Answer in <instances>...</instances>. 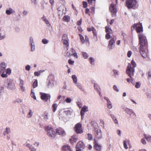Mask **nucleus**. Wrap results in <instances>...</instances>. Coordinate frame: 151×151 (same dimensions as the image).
<instances>
[{
	"label": "nucleus",
	"mask_w": 151,
	"mask_h": 151,
	"mask_svg": "<svg viewBox=\"0 0 151 151\" xmlns=\"http://www.w3.org/2000/svg\"><path fill=\"white\" fill-rule=\"evenodd\" d=\"M131 63V64H128L126 70V72L127 74L129 76L132 80V76H133L134 75V68L136 66V64L133 60L132 61Z\"/></svg>",
	"instance_id": "nucleus-1"
},
{
	"label": "nucleus",
	"mask_w": 151,
	"mask_h": 151,
	"mask_svg": "<svg viewBox=\"0 0 151 151\" xmlns=\"http://www.w3.org/2000/svg\"><path fill=\"white\" fill-rule=\"evenodd\" d=\"M138 39L139 48H146L147 46V42L146 37L145 35L139 34Z\"/></svg>",
	"instance_id": "nucleus-2"
},
{
	"label": "nucleus",
	"mask_w": 151,
	"mask_h": 151,
	"mask_svg": "<svg viewBox=\"0 0 151 151\" xmlns=\"http://www.w3.org/2000/svg\"><path fill=\"white\" fill-rule=\"evenodd\" d=\"M126 5L129 9H136L138 6V2L137 0H127Z\"/></svg>",
	"instance_id": "nucleus-3"
},
{
	"label": "nucleus",
	"mask_w": 151,
	"mask_h": 151,
	"mask_svg": "<svg viewBox=\"0 0 151 151\" xmlns=\"http://www.w3.org/2000/svg\"><path fill=\"white\" fill-rule=\"evenodd\" d=\"M135 28L136 32L138 33V37H139V34L144 35L142 33L143 30L142 26L141 23H139L137 24H134L131 27L132 30H133Z\"/></svg>",
	"instance_id": "nucleus-4"
},
{
	"label": "nucleus",
	"mask_w": 151,
	"mask_h": 151,
	"mask_svg": "<svg viewBox=\"0 0 151 151\" xmlns=\"http://www.w3.org/2000/svg\"><path fill=\"white\" fill-rule=\"evenodd\" d=\"M45 130L47 132V135L51 138H54L56 136V133L53 129L50 126H47Z\"/></svg>",
	"instance_id": "nucleus-5"
},
{
	"label": "nucleus",
	"mask_w": 151,
	"mask_h": 151,
	"mask_svg": "<svg viewBox=\"0 0 151 151\" xmlns=\"http://www.w3.org/2000/svg\"><path fill=\"white\" fill-rule=\"evenodd\" d=\"M109 10L111 13L112 16H116V13L117 12L116 5L114 3H112L109 8Z\"/></svg>",
	"instance_id": "nucleus-6"
},
{
	"label": "nucleus",
	"mask_w": 151,
	"mask_h": 151,
	"mask_svg": "<svg viewBox=\"0 0 151 151\" xmlns=\"http://www.w3.org/2000/svg\"><path fill=\"white\" fill-rule=\"evenodd\" d=\"M74 131L78 134H81L83 132L82 124L79 123L77 124L75 126Z\"/></svg>",
	"instance_id": "nucleus-7"
},
{
	"label": "nucleus",
	"mask_w": 151,
	"mask_h": 151,
	"mask_svg": "<svg viewBox=\"0 0 151 151\" xmlns=\"http://www.w3.org/2000/svg\"><path fill=\"white\" fill-rule=\"evenodd\" d=\"M62 40L63 41L64 45H66L65 47L66 49V50H68L69 48V43L68 42L69 40L67 35L64 34L63 35L62 37Z\"/></svg>",
	"instance_id": "nucleus-8"
},
{
	"label": "nucleus",
	"mask_w": 151,
	"mask_h": 151,
	"mask_svg": "<svg viewBox=\"0 0 151 151\" xmlns=\"http://www.w3.org/2000/svg\"><path fill=\"white\" fill-rule=\"evenodd\" d=\"M116 37L115 36H113L111 40L109 42V44L108 45V48L110 49H112L114 47V45L116 40Z\"/></svg>",
	"instance_id": "nucleus-9"
},
{
	"label": "nucleus",
	"mask_w": 151,
	"mask_h": 151,
	"mask_svg": "<svg viewBox=\"0 0 151 151\" xmlns=\"http://www.w3.org/2000/svg\"><path fill=\"white\" fill-rule=\"evenodd\" d=\"M94 148L97 151H101V145H98L97 143L96 139H94Z\"/></svg>",
	"instance_id": "nucleus-10"
},
{
	"label": "nucleus",
	"mask_w": 151,
	"mask_h": 151,
	"mask_svg": "<svg viewBox=\"0 0 151 151\" xmlns=\"http://www.w3.org/2000/svg\"><path fill=\"white\" fill-rule=\"evenodd\" d=\"M88 111V107L86 106H84L81 109V119H83L84 115V113Z\"/></svg>",
	"instance_id": "nucleus-11"
},
{
	"label": "nucleus",
	"mask_w": 151,
	"mask_h": 151,
	"mask_svg": "<svg viewBox=\"0 0 151 151\" xmlns=\"http://www.w3.org/2000/svg\"><path fill=\"white\" fill-rule=\"evenodd\" d=\"M41 99L43 100H45L46 101H47L50 98V96L48 94L45 93H42Z\"/></svg>",
	"instance_id": "nucleus-12"
},
{
	"label": "nucleus",
	"mask_w": 151,
	"mask_h": 151,
	"mask_svg": "<svg viewBox=\"0 0 151 151\" xmlns=\"http://www.w3.org/2000/svg\"><path fill=\"white\" fill-rule=\"evenodd\" d=\"M56 133L58 134L59 135H61L63 136L65 135V131L62 128H58L56 129Z\"/></svg>",
	"instance_id": "nucleus-13"
},
{
	"label": "nucleus",
	"mask_w": 151,
	"mask_h": 151,
	"mask_svg": "<svg viewBox=\"0 0 151 151\" xmlns=\"http://www.w3.org/2000/svg\"><path fill=\"white\" fill-rule=\"evenodd\" d=\"M146 48H140L139 51L141 55L143 58H146L147 56V53L145 51Z\"/></svg>",
	"instance_id": "nucleus-14"
},
{
	"label": "nucleus",
	"mask_w": 151,
	"mask_h": 151,
	"mask_svg": "<svg viewBox=\"0 0 151 151\" xmlns=\"http://www.w3.org/2000/svg\"><path fill=\"white\" fill-rule=\"evenodd\" d=\"M62 151H72V150L70 146L66 145L62 147Z\"/></svg>",
	"instance_id": "nucleus-15"
},
{
	"label": "nucleus",
	"mask_w": 151,
	"mask_h": 151,
	"mask_svg": "<svg viewBox=\"0 0 151 151\" xmlns=\"http://www.w3.org/2000/svg\"><path fill=\"white\" fill-rule=\"evenodd\" d=\"M85 147V145L83 142L80 141L78 142L76 145V149H83Z\"/></svg>",
	"instance_id": "nucleus-16"
},
{
	"label": "nucleus",
	"mask_w": 151,
	"mask_h": 151,
	"mask_svg": "<svg viewBox=\"0 0 151 151\" xmlns=\"http://www.w3.org/2000/svg\"><path fill=\"white\" fill-rule=\"evenodd\" d=\"M126 111L127 113L130 115L131 116L134 117L136 116V114L132 109H127L126 110Z\"/></svg>",
	"instance_id": "nucleus-17"
},
{
	"label": "nucleus",
	"mask_w": 151,
	"mask_h": 151,
	"mask_svg": "<svg viewBox=\"0 0 151 151\" xmlns=\"http://www.w3.org/2000/svg\"><path fill=\"white\" fill-rule=\"evenodd\" d=\"M70 17L68 15H65L63 18V20L65 22H68L70 20Z\"/></svg>",
	"instance_id": "nucleus-18"
},
{
	"label": "nucleus",
	"mask_w": 151,
	"mask_h": 151,
	"mask_svg": "<svg viewBox=\"0 0 151 151\" xmlns=\"http://www.w3.org/2000/svg\"><path fill=\"white\" fill-rule=\"evenodd\" d=\"M15 87V85L14 83L12 82L8 83V88L10 89H12Z\"/></svg>",
	"instance_id": "nucleus-19"
},
{
	"label": "nucleus",
	"mask_w": 151,
	"mask_h": 151,
	"mask_svg": "<svg viewBox=\"0 0 151 151\" xmlns=\"http://www.w3.org/2000/svg\"><path fill=\"white\" fill-rule=\"evenodd\" d=\"M26 146L29 147V150L31 151H36V149L33 147L31 145L29 144H28L26 145Z\"/></svg>",
	"instance_id": "nucleus-20"
},
{
	"label": "nucleus",
	"mask_w": 151,
	"mask_h": 151,
	"mask_svg": "<svg viewBox=\"0 0 151 151\" xmlns=\"http://www.w3.org/2000/svg\"><path fill=\"white\" fill-rule=\"evenodd\" d=\"M127 143H128V144L129 145V140H128L127 141L126 140H124V141L123 145H124V147L126 149H127L128 148V147L127 145Z\"/></svg>",
	"instance_id": "nucleus-21"
},
{
	"label": "nucleus",
	"mask_w": 151,
	"mask_h": 151,
	"mask_svg": "<svg viewBox=\"0 0 151 151\" xmlns=\"http://www.w3.org/2000/svg\"><path fill=\"white\" fill-rule=\"evenodd\" d=\"M94 86L95 89L96 90V91L99 92V94H100V88L98 84L96 83H94Z\"/></svg>",
	"instance_id": "nucleus-22"
},
{
	"label": "nucleus",
	"mask_w": 151,
	"mask_h": 151,
	"mask_svg": "<svg viewBox=\"0 0 151 151\" xmlns=\"http://www.w3.org/2000/svg\"><path fill=\"white\" fill-rule=\"evenodd\" d=\"M58 105L56 103L53 104L52 106V111L54 112H55L56 111Z\"/></svg>",
	"instance_id": "nucleus-23"
},
{
	"label": "nucleus",
	"mask_w": 151,
	"mask_h": 151,
	"mask_svg": "<svg viewBox=\"0 0 151 151\" xmlns=\"http://www.w3.org/2000/svg\"><path fill=\"white\" fill-rule=\"evenodd\" d=\"M144 136L147 141L151 142V136H147L146 134H144Z\"/></svg>",
	"instance_id": "nucleus-24"
},
{
	"label": "nucleus",
	"mask_w": 151,
	"mask_h": 151,
	"mask_svg": "<svg viewBox=\"0 0 151 151\" xmlns=\"http://www.w3.org/2000/svg\"><path fill=\"white\" fill-rule=\"evenodd\" d=\"M82 55L85 59L88 58L89 56L88 54L85 52H82Z\"/></svg>",
	"instance_id": "nucleus-25"
},
{
	"label": "nucleus",
	"mask_w": 151,
	"mask_h": 151,
	"mask_svg": "<svg viewBox=\"0 0 151 151\" xmlns=\"http://www.w3.org/2000/svg\"><path fill=\"white\" fill-rule=\"evenodd\" d=\"M80 37V38L81 41L82 42V44H83L85 42V40L81 34H79V35Z\"/></svg>",
	"instance_id": "nucleus-26"
},
{
	"label": "nucleus",
	"mask_w": 151,
	"mask_h": 151,
	"mask_svg": "<svg viewBox=\"0 0 151 151\" xmlns=\"http://www.w3.org/2000/svg\"><path fill=\"white\" fill-rule=\"evenodd\" d=\"M38 86V81L37 80L35 79L33 83L32 86L34 88H35Z\"/></svg>",
	"instance_id": "nucleus-27"
},
{
	"label": "nucleus",
	"mask_w": 151,
	"mask_h": 151,
	"mask_svg": "<svg viewBox=\"0 0 151 151\" xmlns=\"http://www.w3.org/2000/svg\"><path fill=\"white\" fill-rule=\"evenodd\" d=\"M92 31L94 35V36L96 38H97V32L96 31V29L93 28L92 27Z\"/></svg>",
	"instance_id": "nucleus-28"
},
{
	"label": "nucleus",
	"mask_w": 151,
	"mask_h": 151,
	"mask_svg": "<svg viewBox=\"0 0 151 151\" xmlns=\"http://www.w3.org/2000/svg\"><path fill=\"white\" fill-rule=\"evenodd\" d=\"M71 138L73 139V141H74L75 142H76L77 140L78 139V137L76 135H73L71 137Z\"/></svg>",
	"instance_id": "nucleus-29"
},
{
	"label": "nucleus",
	"mask_w": 151,
	"mask_h": 151,
	"mask_svg": "<svg viewBox=\"0 0 151 151\" xmlns=\"http://www.w3.org/2000/svg\"><path fill=\"white\" fill-rule=\"evenodd\" d=\"M72 78L74 83H76L77 82V78L75 75H73L72 76Z\"/></svg>",
	"instance_id": "nucleus-30"
},
{
	"label": "nucleus",
	"mask_w": 151,
	"mask_h": 151,
	"mask_svg": "<svg viewBox=\"0 0 151 151\" xmlns=\"http://www.w3.org/2000/svg\"><path fill=\"white\" fill-rule=\"evenodd\" d=\"M42 19H43V20L44 21L46 24L47 25L49 24V25H50L48 21L45 18L44 16L42 18Z\"/></svg>",
	"instance_id": "nucleus-31"
},
{
	"label": "nucleus",
	"mask_w": 151,
	"mask_h": 151,
	"mask_svg": "<svg viewBox=\"0 0 151 151\" xmlns=\"http://www.w3.org/2000/svg\"><path fill=\"white\" fill-rule=\"evenodd\" d=\"M89 62L92 65L94 64V59L92 57H90L89 59Z\"/></svg>",
	"instance_id": "nucleus-32"
},
{
	"label": "nucleus",
	"mask_w": 151,
	"mask_h": 151,
	"mask_svg": "<svg viewBox=\"0 0 151 151\" xmlns=\"http://www.w3.org/2000/svg\"><path fill=\"white\" fill-rule=\"evenodd\" d=\"M0 65V67L2 68H4V69H6V64L2 62L1 63Z\"/></svg>",
	"instance_id": "nucleus-33"
},
{
	"label": "nucleus",
	"mask_w": 151,
	"mask_h": 151,
	"mask_svg": "<svg viewBox=\"0 0 151 151\" xmlns=\"http://www.w3.org/2000/svg\"><path fill=\"white\" fill-rule=\"evenodd\" d=\"M106 33H111L112 32L111 29L108 27H106Z\"/></svg>",
	"instance_id": "nucleus-34"
},
{
	"label": "nucleus",
	"mask_w": 151,
	"mask_h": 151,
	"mask_svg": "<svg viewBox=\"0 0 151 151\" xmlns=\"http://www.w3.org/2000/svg\"><path fill=\"white\" fill-rule=\"evenodd\" d=\"M31 96L35 100L36 99V98L35 96V93L34 92H33L32 91V90L31 93Z\"/></svg>",
	"instance_id": "nucleus-35"
},
{
	"label": "nucleus",
	"mask_w": 151,
	"mask_h": 151,
	"mask_svg": "<svg viewBox=\"0 0 151 151\" xmlns=\"http://www.w3.org/2000/svg\"><path fill=\"white\" fill-rule=\"evenodd\" d=\"M10 132V129L9 128H6V131L4 132V134L5 135L6 133L8 134Z\"/></svg>",
	"instance_id": "nucleus-36"
},
{
	"label": "nucleus",
	"mask_w": 151,
	"mask_h": 151,
	"mask_svg": "<svg viewBox=\"0 0 151 151\" xmlns=\"http://www.w3.org/2000/svg\"><path fill=\"white\" fill-rule=\"evenodd\" d=\"M32 115V112L31 110H30L29 113L27 115V117L28 118L31 117Z\"/></svg>",
	"instance_id": "nucleus-37"
},
{
	"label": "nucleus",
	"mask_w": 151,
	"mask_h": 151,
	"mask_svg": "<svg viewBox=\"0 0 151 151\" xmlns=\"http://www.w3.org/2000/svg\"><path fill=\"white\" fill-rule=\"evenodd\" d=\"M110 33H106L105 35V38L107 40L109 39L110 38H112V37H111L110 35L109 34Z\"/></svg>",
	"instance_id": "nucleus-38"
},
{
	"label": "nucleus",
	"mask_w": 151,
	"mask_h": 151,
	"mask_svg": "<svg viewBox=\"0 0 151 151\" xmlns=\"http://www.w3.org/2000/svg\"><path fill=\"white\" fill-rule=\"evenodd\" d=\"M141 84L139 82H136V84L135 85V87L137 88H139Z\"/></svg>",
	"instance_id": "nucleus-39"
},
{
	"label": "nucleus",
	"mask_w": 151,
	"mask_h": 151,
	"mask_svg": "<svg viewBox=\"0 0 151 151\" xmlns=\"http://www.w3.org/2000/svg\"><path fill=\"white\" fill-rule=\"evenodd\" d=\"M88 140H91L93 139V137L92 135L90 134H88Z\"/></svg>",
	"instance_id": "nucleus-40"
},
{
	"label": "nucleus",
	"mask_w": 151,
	"mask_h": 151,
	"mask_svg": "<svg viewBox=\"0 0 151 151\" xmlns=\"http://www.w3.org/2000/svg\"><path fill=\"white\" fill-rule=\"evenodd\" d=\"M11 72V69L9 68H7L6 70V73L7 74L10 75Z\"/></svg>",
	"instance_id": "nucleus-41"
},
{
	"label": "nucleus",
	"mask_w": 151,
	"mask_h": 151,
	"mask_svg": "<svg viewBox=\"0 0 151 151\" xmlns=\"http://www.w3.org/2000/svg\"><path fill=\"white\" fill-rule=\"evenodd\" d=\"M76 85L77 86L78 88L80 89L81 90L83 91V89L82 88V87L81 86V85L79 83H76Z\"/></svg>",
	"instance_id": "nucleus-42"
},
{
	"label": "nucleus",
	"mask_w": 151,
	"mask_h": 151,
	"mask_svg": "<svg viewBox=\"0 0 151 151\" xmlns=\"http://www.w3.org/2000/svg\"><path fill=\"white\" fill-rule=\"evenodd\" d=\"M34 75L35 76H38L40 75V71H35L34 73Z\"/></svg>",
	"instance_id": "nucleus-43"
},
{
	"label": "nucleus",
	"mask_w": 151,
	"mask_h": 151,
	"mask_svg": "<svg viewBox=\"0 0 151 151\" xmlns=\"http://www.w3.org/2000/svg\"><path fill=\"white\" fill-rule=\"evenodd\" d=\"M83 8H86L87 6V3L85 1H83Z\"/></svg>",
	"instance_id": "nucleus-44"
},
{
	"label": "nucleus",
	"mask_w": 151,
	"mask_h": 151,
	"mask_svg": "<svg viewBox=\"0 0 151 151\" xmlns=\"http://www.w3.org/2000/svg\"><path fill=\"white\" fill-rule=\"evenodd\" d=\"M5 70L6 69L0 67V74L1 73H4Z\"/></svg>",
	"instance_id": "nucleus-45"
},
{
	"label": "nucleus",
	"mask_w": 151,
	"mask_h": 151,
	"mask_svg": "<svg viewBox=\"0 0 151 151\" xmlns=\"http://www.w3.org/2000/svg\"><path fill=\"white\" fill-rule=\"evenodd\" d=\"M42 42L44 44H47L48 42V41L45 39H44L42 40Z\"/></svg>",
	"instance_id": "nucleus-46"
},
{
	"label": "nucleus",
	"mask_w": 151,
	"mask_h": 151,
	"mask_svg": "<svg viewBox=\"0 0 151 151\" xmlns=\"http://www.w3.org/2000/svg\"><path fill=\"white\" fill-rule=\"evenodd\" d=\"M22 102V100L21 99H17L16 101H14V103H20Z\"/></svg>",
	"instance_id": "nucleus-47"
},
{
	"label": "nucleus",
	"mask_w": 151,
	"mask_h": 151,
	"mask_svg": "<svg viewBox=\"0 0 151 151\" xmlns=\"http://www.w3.org/2000/svg\"><path fill=\"white\" fill-rule=\"evenodd\" d=\"M112 105L111 104V102L110 101L109 103V102L107 103V107L109 109H110L112 108Z\"/></svg>",
	"instance_id": "nucleus-48"
},
{
	"label": "nucleus",
	"mask_w": 151,
	"mask_h": 151,
	"mask_svg": "<svg viewBox=\"0 0 151 151\" xmlns=\"http://www.w3.org/2000/svg\"><path fill=\"white\" fill-rule=\"evenodd\" d=\"M68 63L70 65H72L74 64V61H73L71 59H70L68 60Z\"/></svg>",
	"instance_id": "nucleus-49"
},
{
	"label": "nucleus",
	"mask_w": 151,
	"mask_h": 151,
	"mask_svg": "<svg viewBox=\"0 0 151 151\" xmlns=\"http://www.w3.org/2000/svg\"><path fill=\"white\" fill-rule=\"evenodd\" d=\"M132 53L131 51H129L127 53V57L129 58H130L131 57V56L132 54Z\"/></svg>",
	"instance_id": "nucleus-50"
},
{
	"label": "nucleus",
	"mask_w": 151,
	"mask_h": 151,
	"mask_svg": "<svg viewBox=\"0 0 151 151\" xmlns=\"http://www.w3.org/2000/svg\"><path fill=\"white\" fill-rule=\"evenodd\" d=\"M82 19L81 18L80 20H78L77 22V24L78 25L80 26L82 22Z\"/></svg>",
	"instance_id": "nucleus-51"
},
{
	"label": "nucleus",
	"mask_w": 151,
	"mask_h": 151,
	"mask_svg": "<svg viewBox=\"0 0 151 151\" xmlns=\"http://www.w3.org/2000/svg\"><path fill=\"white\" fill-rule=\"evenodd\" d=\"M20 80V86H23L24 84V81L21 79V78L19 79Z\"/></svg>",
	"instance_id": "nucleus-52"
},
{
	"label": "nucleus",
	"mask_w": 151,
	"mask_h": 151,
	"mask_svg": "<svg viewBox=\"0 0 151 151\" xmlns=\"http://www.w3.org/2000/svg\"><path fill=\"white\" fill-rule=\"evenodd\" d=\"M77 104L78 107L80 108H81L82 107V104L80 102H77Z\"/></svg>",
	"instance_id": "nucleus-53"
},
{
	"label": "nucleus",
	"mask_w": 151,
	"mask_h": 151,
	"mask_svg": "<svg viewBox=\"0 0 151 151\" xmlns=\"http://www.w3.org/2000/svg\"><path fill=\"white\" fill-rule=\"evenodd\" d=\"M1 76L3 78H6L7 77V74L4 73H2Z\"/></svg>",
	"instance_id": "nucleus-54"
},
{
	"label": "nucleus",
	"mask_w": 151,
	"mask_h": 151,
	"mask_svg": "<svg viewBox=\"0 0 151 151\" xmlns=\"http://www.w3.org/2000/svg\"><path fill=\"white\" fill-rule=\"evenodd\" d=\"M71 100H72L71 99L69 98H68L66 99L65 101L67 103H69L71 102Z\"/></svg>",
	"instance_id": "nucleus-55"
},
{
	"label": "nucleus",
	"mask_w": 151,
	"mask_h": 151,
	"mask_svg": "<svg viewBox=\"0 0 151 151\" xmlns=\"http://www.w3.org/2000/svg\"><path fill=\"white\" fill-rule=\"evenodd\" d=\"M6 13L7 14L9 15V14H11L12 13V12L10 10H7L6 11Z\"/></svg>",
	"instance_id": "nucleus-56"
},
{
	"label": "nucleus",
	"mask_w": 151,
	"mask_h": 151,
	"mask_svg": "<svg viewBox=\"0 0 151 151\" xmlns=\"http://www.w3.org/2000/svg\"><path fill=\"white\" fill-rule=\"evenodd\" d=\"M113 88L114 89V90H115L116 91L118 92L119 91V89L116 85H114Z\"/></svg>",
	"instance_id": "nucleus-57"
},
{
	"label": "nucleus",
	"mask_w": 151,
	"mask_h": 151,
	"mask_svg": "<svg viewBox=\"0 0 151 151\" xmlns=\"http://www.w3.org/2000/svg\"><path fill=\"white\" fill-rule=\"evenodd\" d=\"M85 13L88 14L89 16H90V13H89V9L88 8H86L85 10Z\"/></svg>",
	"instance_id": "nucleus-58"
},
{
	"label": "nucleus",
	"mask_w": 151,
	"mask_h": 151,
	"mask_svg": "<svg viewBox=\"0 0 151 151\" xmlns=\"http://www.w3.org/2000/svg\"><path fill=\"white\" fill-rule=\"evenodd\" d=\"M72 55L71 54L70 52L69 51L67 52L66 53V56L68 57H70Z\"/></svg>",
	"instance_id": "nucleus-59"
},
{
	"label": "nucleus",
	"mask_w": 151,
	"mask_h": 151,
	"mask_svg": "<svg viewBox=\"0 0 151 151\" xmlns=\"http://www.w3.org/2000/svg\"><path fill=\"white\" fill-rule=\"evenodd\" d=\"M30 42L31 45H32V44H33V38L32 37H31L30 38Z\"/></svg>",
	"instance_id": "nucleus-60"
},
{
	"label": "nucleus",
	"mask_w": 151,
	"mask_h": 151,
	"mask_svg": "<svg viewBox=\"0 0 151 151\" xmlns=\"http://www.w3.org/2000/svg\"><path fill=\"white\" fill-rule=\"evenodd\" d=\"M25 69L27 70H29L30 69V66L29 65H27L26 66Z\"/></svg>",
	"instance_id": "nucleus-61"
},
{
	"label": "nucleus",
	"mask_w": 151,
	"mask_h": 151,
	"mask_svg": "<svg viewBox=\"0 0 151 151\" xmlns=\"http://www.w3.org/2000/svg\"><path fill=\"white\" fill-rule=\"evenodd\" d=\"M113 72H114V76H115L116 75H118V71L116 70H113Z\"/></svg>",
	"instance_id": "nucleus-62"
},
{
	"label": "nucleus",
	"mask_w": 151,
	"mask_h": 151,
	"mask_svg": "<svg viewBox=\"0 0 151 151\" xmlns=\"http://www.w3.org/2000/svg\"><path fill=\"white\" fill-rule=\"evenodd\" d=\"M71 55H73L74 56L76 57V58H78V56L76 52H74L73 54H71Z\"/></svg>",
	"instance_id": "nucleus-63"
},
{
	"label": "nucleus",
	"mask_w": 151,
	"mask_h": 151,
	"mask_svg": "<svg viewBox=\"0 0 151 151\" xmlns=\"http://www.w3.org/2000/svg\"><path fill=\"white\" fill-rule=\"evenodd\" d=\"M73 139L72 138L69 139V142L71 144H73L74 143H75V142L73 141Z\"/></svg>",
	"instance_id": "nucleus-64"
}]
</instances>
